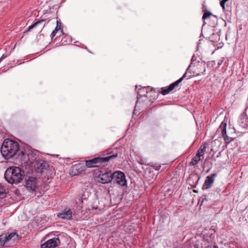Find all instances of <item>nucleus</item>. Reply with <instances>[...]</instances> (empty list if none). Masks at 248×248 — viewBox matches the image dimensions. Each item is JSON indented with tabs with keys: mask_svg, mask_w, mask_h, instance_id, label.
<instances>
[{
	"mask_svg": "<svg viewBox=\"0 0 248 248\" xmlns=\"http://www.w3.org/2000/svg\"><path fill=\"white\" fill-rule=\"evenodd\" d=\"M0 152L3 157L9 159L17 155L22 161L26 162L31 160L30 156L33 155V152L29 148H20L19 144L9 139L4 140L1 148Z\"/></svg>",
	"mask_w": 248,
	"mask_h": 248,
	"instance_id": "1",
	"label": "nucleus"
},
{
	"mask_svg": "<svg viewBox=\"0 0 248 248\" xmlns=\"http://www.w3.org/2000/svg\"><path fill=\"white\" fill-rule=\"evenodd\" d=\"M24 176V171L17 167H11L8 168L4 173L5 180L11 184H17L20 183Z\"/></svg>",
	"mask_w": 248,
	"mask_h": 248,
	"instance_id": "2",
	"label": "nucleus"
},
{
	"mask_svg": "<svg viewBox=\"0 0 248 248\" xmlns=\"http://www.w3.org/2000/svg\"><path fill=\"white\" fill-rule=\"evenodd\" d=\"M118 154H114L107 157H96L93 159L85 160V166L87 168H99L106 166L108 162L117 157Z\"/></svg>",
	"mask_w": 248,
	"mask_h": 248,
	"instance_id": "3",
	"label": "nucleus"
},
{
	"mask_svg": "<svg viewBox=\"0 0 248 248\" xmlns=\"http://www.w3.org/2000/svg\"><path fill=\"white\" fill-rule=\"evenodd\" d=\"M30 157L32 159L31 160H29L24 162H30L31 163H32L34 167L36 168V171L37 172H42L46 169L48 167L47 163L43 160L37 159L33 152V155L32 156H30Z\"/></svg>",
	"mask_w": 248,
	"mask_h": 248,
	"instance_id": "4",
	"label": "nucleus"
},
{
	"mask_svg": "<svg viewBox=\"0 0 248 248\" xmlns=\"http://www.w3.org/2000/svg\"><path fill=\"white\" fill-rule=\"evenodd\" d=\"M112 181L114 183H116L121 186H124L126 183L125 176L124 172L121 171H116L112 172Z\"/></svg>",
	"mask_w": 248,
	"mask_h": 248,
	"instance_id": "5",
	"label": "nucleus"
},
{
	"mask_svg": "<svg viewBox=\"0 0 248 248\" xmlns=\"http://www.w3.org/2000/svg\"><path fill=\"white\" fill-rule=\"evenodd\" d=\"M25 186L27 189L32 192H35L38 188L37 179L33 176H26L25 177Z\"/></svg>",
	"mask_w": 248,
	"mask_h": 248,
	"instance_id": "6",
	"label": "nucleus"
},
{
	"mask_svg": "<svg viewBox=\"0 0 248 248\" xmlns=\"http://www.w3.org/2000/svg\"><path fill=\"white\" fill-rule=\"evenodd\" d=\"M112 172L111 171H106L103 174H99L97 177V181L102 184H108L112 181Z\"/></svg>",
	"mask_w": 248,
	"mask_h": 248,
	"instance_id": "7",
	"label": "nucleus"
},
{
	"mask_svg": "<svg viewBox=\"0 0 248 248\" xmlns=\"http://www.w3.org/2000/svg\"><path fill=\"white\" fill-rule=\"evenodd\" d=\"M226 123L222 122L218 129V132H221L224 140L226 144L230 143L233 140L232 138L229 137L226 134Z\"/></svg>",
	"mask_w": 248,
	"mask_h": 248,
	"instance_id": "8",
	"label": "nucleus"
},
{
	"mask_svg": "<svg viewBox=\"0 0 248 248\" xmlns=\"http://www.w3.org/2000/svg\"><path fill=\"white\" fill-rule=\"evenodd\" d=\"M60 243L58 238L54 237L49 239L46 242L41 245V248H54Z\"/></svg>",
	"mask_w": 248,
	"mask_h": 248,
	"instance_id": "9",
	"label": "nucleus"
},
{
	"mask_svg": "<svg viewBox=\"0 0 248 248\" xmlns=\"http://www.w3.org/2000/svg\"><path fill=\"white\" fill-rule=\"evenodd\" d=\"M58 217L63 219H70L72 217V212L70 209L65 208L58 214Z\"/></svg>",
	"mask_w": 248,
	"mask_h": 248,
	"instance_id": "10",
	"label": "nucleus"
},
{
	"mask_svg": "<svg viewBox=\"0 0 248 248\" xmlns=\"http://www.w3.org/2000/svg\"><path fill=\"white\" fill-rule=\"evenodd\" d=\"M217 174L214 173L211 176L206 177L204 184L203 186V189H208L212 186V184L214 183V179L216 177Z\"/></svg>",
	"mask_w": 248,
	"mask_h": 248,
	"instance_id": "11",
	"label": "nucleus"
},
{
	"mask_svg": "<svg viewBox=\"0 0 248 248\" xmlns=\"http://www.w3.org/2000/svg\"><path fill=\"white\" fill-rule=\"evenodd\" d=\"M85 166L81 165L80 164H76L72 168L71 173L74 175H78L85 169Z\"/></svg>",
	"mask_w": 248,
	"mask_h": 248,
	"instance_id": "12",
	"label": "nucleus"
},
{
	"mask_svg": "<svg viewBox=\"0 0 248 248\" xmlns=\"http://www.w3.org/2000/svg\"><path fill=\"white\" fill-rule=\"evenodd\" d=\"M195 70L197 72V73H196L197 75L203 74L206 70L205 63L204 62H198L197 65H196Z\"/></svg>",
	"mask_w": 248,
	"mask_h": 248,
	"instance_id": "13",
	"label": "nucleus"
},
{
	"mask_svg": "<svg viewBox=\"0 0 248 248\" xmlns=\"http://www.w3.org/2000/svg\"><path fill=\"white\" fill-rule=\"evenodd\" d=\"M149 87H143L140 88L138 91V99H139L140 97L142 96H147V94L149 93L148 91Z\"/></svg>",
	"mask_w": 248,
	"mask_h": 248,
	"instance_id": "14",
	"label": "nucleus"
},
{
	"mask_svg": "<svg viewBox=\"0 0 248 248\" xmlns=\"http://www.w3.org/2000/svg\"><path fill=\"white\" fill-rule=\"evenodd\" d=\"M207 146V144L206 143H204L202 144L199 150L197 151L196 154L199 155L201 157L203 158L205 153H206V150Z\"/></svg>",
	"mask_w": 248,
	"mask_h": 248,
	"instance_id": "15",
	"label": "nucleus"
},
{
	"mask_svg": "<svg viewBox=\"0 0 248 248\" xmlns=\"http://www.w3.org/2000/svg\"><path fill=\"white\" fill-rule=\"evenodd\" d=\"M186 72L184 75L178 80L176 81L175 82L171 83L169 87L170 88V90H173L176 86H177L181 82L184 78L186 77Z\"/></svg>",
	"mask_w": 248,
	"mask_h": 248,
	"instance_id": "16",
	"label": "nucleus"
},
{
	"mask_svg": "<svg viewBox=\"0 0 248 248\" xmlns=\"http://www.w3.org/2000/svg\"><path fill=\"white\" fill-rule=\"evenodd\" d=\"M201 160V157L197 154L192 158L191 161L189 163V165L191 166H196L199 162Z\"/></svg>",
	"mask_w": 248,
	"mask_h": 248,
	"instance_id": "17",
	"label": "nucleus"
},
{
	"mask_svg": "<svg viewBox=\"0 0 248 248\" xmlns=\"http://www.w3.org/2000/svg\"><path fill=\"white\" fill-rule=\"evenodd\" d=\"M18 235L16 232H12L6 235L7 241L9 242L10 240H16L17 239Z\"/></svg>",
	"mask_w": 248,
	"mask_h": 248,
	"instance_id": "18",
	"label": "nucleus"
},
{
	"mask_svg": "<svg viewBox=\"0 0 248 248\" xmlns=\"http://www.w3.org/2000/svg\"><path fill=\"white\" fill-rule=\"evenodd\" d=\"M61 29V23L59 22L58 20H57V26L54 29V31L52 32L51 34V37L52 38H53L56 34L57 31Z\"/></svg>",
	"mask_w": 248,
	"mask_h": 248,
	"instance_id": "19",
	"label": "nucleus"
},
{
	"mask_svg": "<svg viewBox=\"0 0 248 248\" xmlns=\"http://www.w3.org/2000/svg\"><path fill=\"white\" fill-rule=\"evenodd\" d=\"M8 242L7 240L6 234H2L0 235V244L4 245L6 243Z\"/></svg>",
	"mask_w": 248,
	"mask_h": 248,
	"instance_id": "20",
	"label": "nucleus"
},
{
	"mask_svg": "<svg viewBox=\"0 0 248 248\" xmlns=\"http://www.w3.org/2000/svg\"><path fill=\"white\" fill-rule=\"evenodd\" d=\"M6 197L5 187L0 185V199H3Z\"/></svg>",
	"mask_w": 248,
	"mask_h": 248,
	"instance_id": "21",
	"label": "nucleus"
},
{
	"mask_svg": "<svg viewBox=\"0 0 248 248\" xmlns=\"http://www.w3.org/2000/svg\"><path fill=\"white\" fill-rule=\"evenodd\" d=\"M45 21V20L42 19V20H39V21H38L35 22L34 24H33L31 26H29V27L28 28V29L26 31H30L32 29L36 27L39 24H40Z\"/></svg>",
	"mask_w": 248,
	"mask_h": 248,
	"instance_id": "22",
	"label": "nucleus"
},
{
	"mask_svg": "<svg viewBox=\"0 0 248 248\" xmlns=\"http://www.w3.org/2000/svg\"><path fill=\"white\" fill-rule=\"evenodd\" d=\"M162 90L161 91V93L163 95H166L172 91V90H170V88L169 87H168L166 89L162 88Z\"/></svg>",
	"mask_w": 248,
	"mask_h": 248,
	"instance_id": "23",
	"label": "nucleus"
},
{
	"mask_svg": "<svg viewBox=\"0 0 248 248\" xmlns=\"http://www.w3.org/2000/svg\"><path fill=\"white\" fill-rule=\"evenodd\" d=\"M212 15V13L209 12H205L202 16V19L205 20L206 18L209 17Z\"/></svg>",
	"mask_w": 248,
	"mask_h": 248,
	"instance_id": "24",
	"label": "nucleus"
},
{
	"mask_svg": "<svg viewBox=\"0 0 248 248\" xmlns=\"http://www.w3.org/2000/svg\"><path fill=\"white\" fill-rule=\"evenodd\" d=\"M188 248H202V247L199 246L198 244L192 243L190 244Z\"/></svg>",
	"mask_w": 248,
	"mask_h": 248,
	"instance_id": "25",
	"label": "nucleus"
},
{
	"mask_svg": "<svg viewBox=\"0 0 248 248\" xmlns=\"http://www.w3.org/2000/svg\"><path fill=\"white\" fill-rule=\"evenodd\" d=\"M225 3L222 0L220 1V6L222 7L223 9H225Z\"/></svg>",
	"mask_w": 248,
	"mask_h": 248,
	"instance_id": "26",
	"label": "nucleus"
},
{
	"mask_svg": "<svg viewBox=\"0 0 248 248\" xmlns=\"http://www.w3.org/2000/svg\"><path fill=\"white\" fill-rule=\"evenodd\" d=\"M7 56H5L4 54H3L2 56L0 58V62H1Z\"/></svg>",
	"mask_w": 248,
	"mask_h": 248,
	"instance_id": "27",
	"label": "nucleus"
},
{
	"mask_svg": "<svg viewBox=\"0 0 248 248\" xmlns=\"http://www.w3.org/2000/svg\"><path fill=\"white\" fill-rule=\"evenodd\" d=\"M206 248H218L215 246L210 245V246H207L206 247Z\"/></svg>",
	"mask_w": 248,
	"mask_h": 248,
	"instance_id": "28",
	"label": "nucleus"
},
{
	"mask_svg": "<svg viewBox=\"0 0 248 248\" xmlns=\"http://www.w3.org/2000/svg\"><path fill=\"white\" fill-rule=\"evenodd\" d=\"M160 166H157V167H156L155 169L156 170H159L160 169Z\"/></svg>",
	"mask_w": 248,
	"mask_h": 248,
	"instance_id": "29",
	"label": "nucleus"
},
{
	"mask_svg": "<svg viewBox=\"0 0 248 248\" xmlns=\"http://www.w3.org/2000/svg\"><path fill=\"white\" fill-rule=\"evenodd\" d=\"M222 62V61H221L220 62H219L218 63V65H219L221 64Z\"/></svg>",
	"mask_w": 248,
	"mask_h": 248,
	"instance_id": "30",
	"label": "nucleus"
},
{
	"mask_svg": "<svg viewBox=\"0 0 248 248\" xmlns=\"http://www.w3.org/2000/svg\"><path fill=\"white\" fill-rule=\"evenodd\" d=\"M223 1H224L225 3H226L227 1L229 0H222Z\"/></svg>",
	"mask_w": 248,
	"mask_h": 248,
	"instance_id": "31",
	"label": "nucleus"
}]
</instances>
